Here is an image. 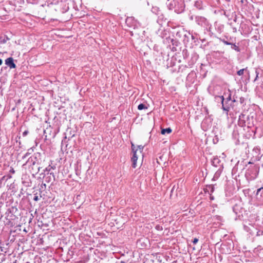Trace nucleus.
Returning a JSON list of instances; mask_svg holds the SVG:
<instances>
[{
  "mask_svg": "<svg viewBox=\"0 0 263 263\" xmlns=\"http://www.w3.org/2000/svg\"><path fill=\"white\" fill-rule=\"evenodd\" d=\"M144 146L142 145H135L132 143V149L133 155L131 158L132 162V167L136 168L142 165L143 159V150Z\"/></svg>",
  "mask_w": 263,
  "mask_h": 263,
  "instance_id": "nucleus-1",
  "label": "nucleus"
},
{
  "mask_svg": "<svg viewBox=\"0 0 263 263\" xmlns=\"http://www.w3.org/2000/svg\"><path fill=\"white\" fill-rule=\"evenodd\" d=\"M5 64L7 65L10 69L15 68L16 65L14 64L13 62V59L12 58L10 57L5 60Z\"/></svg>",
  "mask_w": 263,
  "mask_h": 263,
  "instance_id": "nucleus-2",
  "label": "nucleus"
},
{
  "mask_svg": "<svg viewBox=\"0 0 263 263\" xmlns=\"http://www.w3.org/2000/svg\"><path fill=\"white\" fill-rule=\"evenodd\" d=\"M217 97L221 99V103L222 104V108H223V109L224 110L229 111V107H227V108L225 107L224 105H223V101H224V99L223 96H217Z\"/></svg>",
  "mask_w": 263,
  "mask_h": 263,
  "instance_id": "nucleus-3",
  "label": "nucleus"
},
{
  "mask_svg": "<svg viewBox=\"0 0 263 263\" xmlns=\"http://www.w3.org/2000/svg\"><path fill=\"white\" fill-rule=\"evenodd\" d=\"M172 132V129L171 128H167L165 129H162L161 130V134L163 135L167 134H170Z\"/></svg>",
  "mask_w": 263,
  "mask_h": 263,
  "instance_id": "nucleus-4",
  "label": "nucleus"
},
{
  "mask_svg": "<svg viewBox=\"0 0 263 263\" xmlns=\"http://www.w3.org/2000/svg\"><path fill=\"white\" fill-rule=\"evenodd\" d=\"M147 107L143 104H140L138 106V109L139 110H142L143 109H147Z\"/></svg>",
  "mask_w": 263,
  "mask_h": 263,
  "instance_id": "nucleus-5",
  "label": "nucleus"
},
{
  "mask_svg": "<svg viewBox=\"0 0 263 263\" xmlns=\"http://www.w3.org/2000/svg\"><path fill=\"white\" fill-rule=\"evenodd\" d=\"M196 248H187V251L189 253H193V251L195 250Z\"/></svg>",
  "mask_w": 263,
  "mask_h": 263,
  "instance_id": "nucleus-6",
  "label": "nucleus"
},
{
  "mask_svg": "<svg viewBox=\"0 0 263 263\" xmlns=\"http://www.w3.org/2000/svg\"><path fill=\"white\" fill-rule=\"evenodd\" d=\"M245 69H241L237 71V74L239 76H242L244 73Z\"/></svg>",
  "mask_w": 263,
  "mask_h": 263,
  "instance_id": "nucleus-7",
  "label": "nucleus"
},
{
  "mask_svg": "<svg viewBox=\"0 0 263 263\" xmlns=\"http://www.w3.org/2000/svg\"><path fill=\"white\" fill-rule=\"evenodd\" d=\"M10 173L12 174L15 173V171H14V168L13 167H12L10 168Z\"/></svg>",
  "mask_w": 263,
  "mask_h": 263,
  "instance_id": "nucleus-8",
  "label": "nucleus"
},
{
  "mask_svg": "<svg viewBox=\"0 0 263 263\" xmlns=\"http://www.w3.org/2000/svg\"><path fill=\"white\" fill-rule=\"evenodd\" d=\"M28 134V130H25V132H23V135L24 136H26L27 134Z\"/></svg>",
  "mask_w": 263,
  "mask_h": 263,
  "instance_id": "nucleus-9",
  "label": "nucleus"
},
{
  "mask_svg": "<svg viewBox=\"0 0 263 263\" xmlns=\"http://www.w3.org/2000/svg\"><path fill=\"white\" fill-rule=\"evenodd\" d=\"M198 241V239L196 238L194 239V240L193 241V242L194 244H196V242H197Z\"/></svg>",
  "mask_w": 263,
  "mask_h": 263,
  "instance_id": "nucleus-10",
  "label": "nucleus"
},
{
  "mask_svg": "<svg viewBox=\"0 0 263 263\" xmlns=\"http://www.w3.org/2000/svg\"><path fill=\"white\" fill-rule=\"evenodd\" d=\"M74 263H84V261L83 260H80V261H76Z\"/></svg>",
  "mask_w": 263,
  "mask_h": 263,
  "instance_id": "nucleus-11",
  "label": "nucleus"
},
{
  "mask_svg": "<svg viewBox=\"0 0 263 263\" xmlns=\"http://www.w3.org/2000/svg\"><path fill=\"white\" fill-rule=\"evenodd\" d=\"M33 199H34V201H37L38 200V197L37 196H35L34 197Z\"/></svg>",
  "mask_w": 263,
  "mask_h": 263,
  "instance_id": "nucleus-12",
  "label": "nucleus"
},
{
  "mask_svg": "<svg viewBox=\"0 0 263 263\" xmlns=\"http://www.w3.org/2000/svg\"><path fill=\"white\" fill-rule=\"evenodd\" d=\"M259 235L263 234V231H259L258 232Z\"/></svg>",
  "mask_w": 263,
  "mask_h": 263,
  "instance_id": "nucleus-13",
  "label": "nucleus"
},
{
  "mask_svg": "<svg viewBox=\"0 0 263 263\" xmlns=\"http://www.w3.org/2000/svg\"><path fill=\"white\" fill-rule=\"evenodd\" d=\"M204 249H205V248H201V249H200V250H198V251H202V252H203V251H204Z\"/></svg>",
  "mask_w": 263,
  "mask_h": 263,
  "instance_id": "nucleus-14",
  "label": "nucleus"
},
{
  "mask_svg": "<svg viewBox=\"0 0 263 263\" xmlns=\"http://www.w3.org/2000/svg\"><path fill=\"white\" fill-rule=\"evenodd\" d=\"M231 94L230 93L229 94V96L228 97V98L227 99L228 100L230 101L231 100Z\"/></svg>",
  "mask_w": 263,
  "mask_h": 263,
  "instance_id": "nucleus-15",
  "label": "nucleus"
},
{
  "mask_svg": "<svg viewBox=\"0 0 263 263\" xmlns=\"http://www.w3.org/2000/svg\"><path fill=\"white\" fill-rule=\"evenodd\" d=\"M262 189H263V187H260V188H259V189H258L257 190V193H258L259 192H260V190H262Z\"/></svg>",
  "mask_w": 263,
  "mask_h": 263,
  "instance_id": "nucleus-16",
  "label": "nucleus"
},
{
  "mask_svg": "<svg viewBox=\"0 0 263 263\" xmlns=\"http://www.w3.org/2000/svg\"><path fill=\"white\" fill-rule=\"evenodd\" d=\"M2 63H3V61H2V60L0 59V66L2 64Z\"/></svg>",
  "mask_w": 263,
  "mask_h": 263,
  "instance_id": "nucleus-17",
  "label": "nucleus"
},
{
  "mask_svg": "<svg viewBox=\"0 0 263 263\" xmlns=\"http://www.w3.org/2000/svg\"><path fill=\"white\" fill-rule=\"evenodd\" d=\"M226 44H227V45L230 44H229L228 42H226Z\"/></svg>",
  "mask_w": 263,
  "mask_h": 263,
  "instance_id": "nucleus-18",
  "label": "nucleus"
},
{
  "mask_svg": "<svg viewBox=\"0 0 263 263\" xmlns=\"http://www.w3.org/2000/svg\"><path fill=\"white\" fill-rule=\"evenodd\" d=\"M159 226H157V227H156V228H157V229H159Z\"/></svg>",
  "mask_w": 263,
  "mask_h": 263,
  "instance_id": "nucleus-19",
  "label": "nucleus"
},
{
  "mask_svg": "<svg viewBox=\"0 0 263 263\" xmlns=\"http://www.w3.org/2000/svg\"><path fill=\"white\" fill-rule=\"evenodd\" d=\"M159 226H157V227H156V228H157V229H159Z\"/></svg>",
  "mask_w": 263,
  "mask_h": 263,
  "instance_id": "nucleus-20",
  "label": "nucleus"
},
{
  "mask_svg": "<svg viewBox=\"0 0 263 263\" xmlns=\"http://www.w3.org/2000/svg\"><path fill=\"white\" fill-rule=\"evenodd\" d=\"M59 249H61L62 250H63V248L62 247H61V248H59Z\"/></svg>",
  "mask_w": 263,
  "mask_h": 263,
  "instance_id": "nucleus-21",
  "label": "nucleus"
},
{
  "mask_svg": "<svg viewBox=\"0 0 263 263\" xmlns=\"http://www.w3.org/2000/svg\"><path fill=\"white\" fill-rule=\"evenodd\" d=\"M227 252H228V253H230L229 252L228 250H227Z\"/></svg>",
  "mask_w": 263,
  "mask_h": 263,
  "instance_id": "nucleus-22",
  "label": "nucleus"
}]
</instances>
